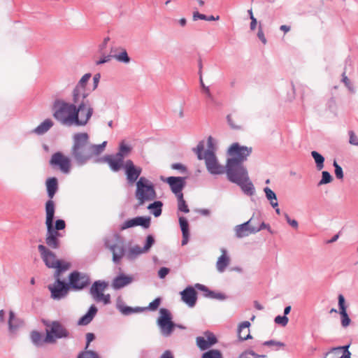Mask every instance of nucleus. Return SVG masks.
<instances>
[{
    "label": "nucleus",
    "mask_w": 358,
    "mask_h": 358,
    "mask_svg": "<svg viewBox=\"0 0 358 358\" xmlns=\"http://www.w3.org/2000/svg\"><path fill=\"white\" fill-rule=\"evenodd\" d=\"M73 145L71 155L78 166H84L90 161L94 163L96 158L105 150L107 141L101 144H93L90 141V136L86 132H79L73 134Z\"/></svg>",
    "instance_id": "1"
},
{
    "label": "nucleus",
    "mask_w": 358,
    "mask_h": 358,
    "mask_svg": "<svg viewBox=\"0 0 358 358\" xmlns=\"http://www.w3.org/2000/svg\"><path fill=\"white\" fill-rule=\"evenodd\" d=\"M52 116L61 124L65 126H78V118L77 117L76 103L73 101L71 103L63 99H56L53 102Z\"/></svg>",
    "instance_id": "2"
},
{
    "label": "nucleus",
    "mask_w": 358,
    "mask_h": 358,
    "mask_svg": "<svg viewBox=\"0 0 358 358\" xmlns=\"http://www.w3.org/2000/svg\"><path fill=\"white\" fill-rule=\"evenodd\" d=\"M55 206L53 201L48 200L45 203V224L47 233L45 236L46 245L52 249L59 248V236L60 234L54 229L53 222L55 217Z\"/></svg>",
    "instance_id": "3"
},
{
    "label": "nucleus",
    "mask_w": 358,
    "mask_h": 358,
    "mask_svg": "<svg viewBox=\"0 0 358 358\" xmlns=\"http://www.w3.org/2000/svg\"><path fill=\"white\" fill-rule=\"evenodd\" d=\"M136 187L135 197L138 206L152 201L157 198L154 183L145 177H141L136 182Z\"/></svg>",
    "instance_id": "4"
},
{
    "label": "nucleus",
    "mask_w": 358,
    "mask_h": 358,
    "mask_svg": "<svg viewBox=\"0 0 358 358\" xmlns=\"http://www.w3.org/2000/svg\"><path fill=\"white\" fill-rule=\"evenodd\" d=\"M72 101L76 103L78 126H85L94 113L92 103L88 96L72 97Z\"/></svg>",
    "instance_id": "5"
},
{
    "label": "nucleus",
    "mask_w": 358,
    "mask_h": 358,
    "mask_svg": "<svg viewBox=\"0 0 358 358\" xmlns=\"http://www.w3.org/2000/svg\"><path fill=\"white\" fill-rule=\"evenodd\" d=\"M204 146L203 142H200L197 146L194 148V152L196 154L199 159H204L208 171L212 175H220L224 173V167L220 165L217 159L215 154L210 152L203 153Z\"/></svg>",
    "instance_id": "6"
},
{
    "label": "nucleus",
    "mask_w": 358,
    "mask_h": 358,
    "mask_svg": "<svg viewBox=\"0 0 358 358\" xmlns=\"http://www.w3.org/2000/svg\"><path fill=\"white\" fill-rule=\"evenodd\" d=\"M46 326L45 341L47 343H55L57 339L70 337L69 330L59 321L44 322Z\"/></svg>",
    "instance_id": "7"
},
{
    "label": "nucleus",
    "mask_w": 358,
    "mask_h": 358,
    "mask_svg": "<svg viewBox=\"0 0 358 358\" xmlns=\"http://www.w3.org/2000/svg\"><path fill=\"white\" fill-rule=\"evenodd\" d=\"M228 180L233 183H239L242 179H248V173L243 163L234 159H228L225 166Z\"/></svg>",
    "instance_id": "8"
},
{
    "label": "nucleus",
    "mask_w": 358,
    "mask_h": 358,
    "mask_svg": "<svg viewBox=\"0 0 358 358\" xmlns=\"http://www.w3.org/2000/svg\"><path fill=\"white\" fill-rule=\"evenodd\" d=\"M104 244L112 252L113 262L115 264H119L123 257H126L127 250L124 242L118 235L114 234L110 237L106 238Z\"/></svg>",
    "instance_id": "9"
},
{
    "label": "nucleus",
    "mask_w": 358,
    "mask_h": 358,
    "mask_svg": "<svg viewBox=\"0 0 358 358\" xmlns=\"http://www.w3.org/2000/svg\"><path fill=\"white\" fill-rule=\"evenodd\" d=\"M171 320L172 316L171 312L166 308H160L157 324L160 329L162 335L164 337L170 336L176 327V324L172 322Z\"/></svg>",
    "instance_id": "10"
},
{
    "label": "nucleus",
    "mask_w": 358,
    "mask_h": 358,
    "mask_svg": "<svg viewBox=\"0 0 358 358\" xmlns=\"http://www.w3.org/2000/svg\"><path fill=\"white\" fill-rule=\"evenodd\" d=\"M108 286V283L104 280H96L91 286L90 294L96 302H103L105 305L110 303V295L103 292Z\"/></svg>",
    "instance_id": "11"
},
{
    "label": "nucleus",
    "mask_w": 358,
    "mask_h": 358,
    "mask_svg": "<svg viewBox=\"0 0 358 358\" xmlns=\"http://www.w3.org/2000/svg\"><path fill=\"white\" fill-rule=\"evenodd\" d=\"M68 283L71 289L80 291L90 284V278L87 273L75 271L69 274Z\"/></svg>",
    "instance_id": "12"
},
{
    "label": "nucleus",
    "mask_w": 358,
    "mask_h": 358,
    "mask_svg": "<svg viewBox=\"0 0 358 358\" xmlns=\"http://www.w3.org/2000/svg\"><path fill=\"white\" fill-rule=\"evenodd\" d=\"M50 165L53 168L59 169L64 174H69L71 168L70 158L61 152H57L52 155Z\"/></svg>",
    "instance_id": "13"
},
{
    "label": "nucleus",
    "mask_w": 358,
    "mask_h": 358,
    "mask_svg": "<svg viewBox=\"0 0 358 358\" xmlns=\"http://www.w3.org/2000/svg\"><path fill=\"white\" fill-rule=\"evenodd\" d=\"M125 157L126 156L118 151L115 155H108L101 158H96L94 163H107L113 171L117 172L123 167Z\"/></svg>",
    "instance_id": "14"
},
{
    "label": "nucleus",
    "mask_w": 358,
    "mask_h": 358,
    "mask_svg": "<svg viewBox=\"0 0 358 358\" xmlns=\"http://www.w3.org/2000/svg\"><path fill=\"white\" fill-rule=\"evenodd\" d=\"M252 152L251 147L241 145L238 143H233L228 149V154L230 155L229 159H234L239 163H243L247 160L248 157Z\"/></svg>",
    "instance_id": "15"
},
{
    "label": "nucleus",
    "mask_w": 358,
    "mask_h": 358,
    "mask_svg": "<svg viewBox=\"0 0 358 358\" xmlns=\"http://www.w3.org/2000/svg\"><path fill=\"white\" fill-rule=\"evenodd\" d=\"M122 169L124 171L127 183L130 185H133L134 183L136 184V182L141 178L142 168L136 166L132 160L127 159L125 161Z\"/></svg>",
    "instance_id": "16"
},
{
    "label": "nucleus",
    "mask_w": 358,
    "mask_h": 358,
    "mask_svg": "<svg viewBox=\"0 0 358 358\" xmlns=\"http://www.w3.org/2000/svg\"><path fill=\"white\" fill-rule=\"evenodd\" d=\"M48 289L51 293V297L55 300H61L65 298L69 289H71L69 283L62 280H58L52 285H48Z\"/></svg>",
    "instance_id": "17"
},
{
    "label": "nucleus",
    "mask_w": 358,
    "mask_h": 358,
    "mask_svg": "<svg viewBox=\"0 0 358 358\" xmlns=\"http://www.w3.org/2000/svg\"><path fill=\"white\" fill-rule=\"evenodd\" d=\"M38 250L47 267L55 268L62 262V261L57 259L55 254L44 245H38Z\"/></svg>",
    "instance_id": "18"
},
{
    "label": "nucleus",
    "mask_w": 358,
    "mask_h": 358,
    "mask_svg": "<svg viewBox=\"0 0 358 358\" xmlns=\"http://www.w3.org/2000/svg\"><path fill=\"white\" fill-rule=\"evenodd\" d=\"M162 180L169 184L172 192L175 194L176 196H179V194H183L182 190L186 185L185 178L170 176L166 179L162 178Z\"/></svg>",
    "instance_id": "19"
},
{
    "label": "nucleus",
    "mask_w": 358,
    "mask_h": 358,
    "mask_svg": "<svg viewBox=\"0 0 358 358\" xmlns=\"http://www.w3.org/2000/svg\"><path fill=\"white\" fill-rule=\"evenodd\" d=\"M91 73H85L78 81L76 87L73 88L71 96L72 97L89 96V93L86 91L87 84L90 79Z\"/></svg>",
    "instance_id": "20"
},
{
    "label": "nucleus",
    "mask_w": 358,
    "mask_h": 358,
    "mask_svg": "<svg viewBox=\"0 0 358 358\" xmlns=\"http://www.w3.org/2000/svg\"><path fill=\"white\" fill-rule=\"evenodd\" d=\"M150 220L151 219L150 217H136L126 220L121 226L120 229L124 230L136 226H141L144 229H148L150 225Z\"/></svg>",
    "instance_id": "21"
},
{
    "label": "nucleus",
    "mask_w": 358,
    "mask_h": 358,
    "mask_svg": "<svg viewBox=\"0 0 358 358\" xmlns=\"http://www.w3.org/2000/svg\"><path fill=\"white\" fill-rule=\"evenodd\" d=\"M196 342L201 350H205L215 345L217 339L212 332L207 331L204 332V336L196 337Z\"/></svg>",
    "instance_id": "22"
},
{
    "label": "nucleus",
    "mask_w": 358,
    "mask_h": 358,
    "mask_svg": "<svg viewBox=\"0 0 358 358\" xmlns=\"http://www.w3.org/2000/svg\"><path fill=\"white\" fill-rule=\"evenodd\" d=\"M338 299L341 326L345 328L350 325L351 320L347 313V307L345 306V301L343 295L341 294H339Z\"/></svg>",
    "instance_id": "23"
},
{
    "label": "nucleus",
    "mask_w": 358,
    "mask_h": 358,
    "mask_svg": "<svg viewBox=\"0 0 358 358\" xmlns=\"http://www.w3.org/2000/svg\"><path fill=\"white\" fill-rule=\"evenodd\" d=\"M133 281V276L125 275L124 273H122L114 278L111 285L114 289L117 290L131 284Z\"/></svg>",
    "instance_id": "24"
},
{
    "label": "nucleus",
    "mask_w": 358,
    "mask_h": 358,
    "mask_svg": "<svg viewBox=\"0 0 358 358\" xmlns=\"http://www.w3.org/2000/svg\"><path fill=\"white\" fill-rule=\"evenodd\" d=\"M182 300L189 307H194L196 302V292L195 289L189 286L180 292Z\"/></svg>",
    "instance_id": "25"
},
{
    "label": "nucleus",
    "mask_w": 358,
    "mask_h": 358,
    "mask_svg": "<svg viewBox=\"0 0 358 358\" xmlns=\"http://www.w3.org/2000/svg\"><path fill=\"white\" fill-rule=\"evenodd\" d=\"M110 53H113V58L118 62L127 64L131 62V59L124 48L112 47L110 48Z\"/></svg>",
    "instance_id": "26"
},
{
    "label": "nucleus",
    "mask_w": 358,
    "mask_h": 358,
    "mask_svg": "<svg viewBox=\"0 0 358 358\" xmlns=\"http://www.w3.org/2000/svg\"><path fill=\"white\" fill-rule=\"evenodd\" d=\"M195 287L197 289L203 292V295L205 297L220 301H223L227 299V296L224 294L211 291L206 286L202 284L196 283L195 285Z\"/></svg>",
    "instance_id": "27"
},
{
    "label": "nucleus",
    "mask_w": 358,
    "mask_h": 358,
    "mask_svg": "<svg viewBox=\"0 0 358 358\" xmlns=\"http://www.w3.org/2000/svg\"><path fill=\"white\" fill-rule=\"evenodd\" d=\"M116 308L124 315H129L135 313H140L143 310V308L141 307L132 308L126 306L120 298H118L117 300Z\"/></svg>",
    "instance_id": "28"
},
{
    "label": "nucleus",
    "mask_w": 358,
    "mask_h": 358,
    "mask_svg": "<svg viewBox=\"0 0 358 358\" xmlns=\"http://www.w3.org/2000/svg\"><path fill=\"white\" fill-rule=\"evenodd\" d=\"M220 250L222 255L217 261L216 268L219 273H223L230 263V258L227 255L226 249L221 248Z\"/></svg>",
    "instance_id": "29"
},
{
    "label": "nucleus",
    "mask_w": 358,
    "mask_h": 358,
    "mask_svg": "<svg viewBox=\"0 0 358 358\" xmlns=\"http://www.w3.org/2000/svg\"><path fill=\"white\" fill-rule=\"evenodd\" d=\"M97 311H98V309L95 306V305H92L90 307L87 313L85 315H84L83 316H82L79 319L78 324L79 325H83V326L87 325L92 321V320L94 317V316L96 315Z\"/></svg>",
    "instance_id": "30"
},
{
    "label": "nucleus",
    "mask_w": 358,
    "mask_h": 358,
    "mask_svg": "<svg viewBox=\"0 0 358 358\" xmlns=\"http://www.w3.org/2000/svg\"><path fill=\"white\" fill-rule=\"evenodd\" d=\"M250 326V322L248 321H244L238 325V336L240 340L245 341L252 338L251 335L250 334V330L248 329Z\"/></svg>",
    "instance_id": "31"
},
{
    "label": "nucleus",
    "mask_w": 358,
    "mask_h": 358,
    "mask_svg": "<svg viewBox=\"0 0 358 358\" xmlns=\"http://www.w3.org/2000/svg\"><path fill=\"white\" fill-rule=\"evenodd\" d=\"M45 184L48 196L50 198L49 200L52 201V199L58 189L57 179L55 177L49 178L48 179H47Z\"/></svg>",
    "instance_id": "32"
},
{
    "label": "nucleus",
    "mask_w": 358,
    "mask_h": 358,
    "mask_svg": "<svg viewBox=\"0 0 358 358\" xmlns=\"http://www.w3.org/2000/svg\"><path fill=\"white\" fill-rule=\"evenodd\" d=\"M241 188L242 191L248 196H252L255 192V187L250 180L249 176L248 179H242L241 182L236 183Z\"/></svg>",
    "instance_id": "33"
},
{
    "label": "nucleus",
    "mask_w": 358,
    "mask_h": 358,
    "mask_svg": "<svg viewBox=\"0 0 358 358\" xmlns=\"http://www.w3.org/2000/svg\"><path fill=\"white\" fill-rule=\"evenodd\" d=\"M142 254H144V252L142 250L140 246H131L127 249L126 252V259L130 262H133Z\"/></svg>",
    "instance_id": "34"
},
{
    "label": "nucleus",
    "mask_w": 358,
    "mask_h": 358,
    "mask_svg": "<svg viewBox=\"0 0 358 358\" xmlns=\"http://www.w3.org/2000/svg\"><path fill=\"white\" fill-rule=\"evenodd\" d=\"M23 325V321L15 316V313L10 310L9 313L8 327L11 333H14L18 328Z\"/></svg>",
    "instance_id": "35"
},
{
    "label": "nucleus",
    "mask_w": 358,
    "mask_h": 358,
    "mask_svg": "<svg viewBox=\"0 0 358 358\" xmlns=\"http://www.w3.org/2000/svg\"><path fill=\"white\" fill-rule=\"evenodd\" d=\"M52 126L53 122L50 119H46L36 127L33 132L38 135H42L46 133Z\"/></svg>",
    "instance_id": "36"
},
{
    "label": "nucleus",
    "mask_w": 358,
    "mask_h": 358,
    "mask_svg": "<svg viewBox=\"0 0 358 358\" xmlns=\"http://www.w3.org/2000/svg\"><path fill=\"white\" fill-rule=\"evenodd\" d=\"M245 226L246 224H241L235 227L234 230L237 238H241L248 236L249 234H255V232L251 231L252 228H247Z\"/></svg>",
    "instance_id": "37"
},
{
    "label": "nucleus",
    "mask_w": 358,
    "mask_h": 358,
    "mask_svg": "<svg viewBox=\"0 0 358 358\" xmlns=\"http://www.w3.org/2000/svg\"><path fill=\"white\" fill-rule=\"evenodd\" d=\"M163 203L161 201H155L148 205L147 208L154 215L155 217H159L162 212Z\"/></svg>",
    "instance_id": "38"
},
{
    "label": "nucleus",
    "mask_w": 358,
    "mask_h": 358,
    "mask_svg": "<svg viewBox=\"0 0 358 358\" xmlns=\"http://www.w3.org/2000/svg\"><path fill=\"white\" fill-rule=\"evenodd\" d=\"M31 340L32 343L36 347H41L44 343H47L43 335L38 331H32L31 334Z\"/></svg>",
    "instance_id": "39"
},
{
    "label": "nucleus",
    "mask_w": 358,
    "mask_h": 358,
    "mask_svg": "<svg viewBox=\"0 0 358 358\" xmlns=\"http://www.w3.org/2000/svg\"><path fill=\"white\" fill-rule=\"evenodd\" d=\"M69 266L70 264L69 263L62 262L61 263H59V265H58V266L54 268L56 269L54 273V278L55 279V282H57L58 280H61V274L62 273V272L68 270L69 268Z\"/></svg>",
    "instance_id": "40"
},
{
    "label": "nucleus",
    "mask_w": 358,
    "mask_h": 358,
    "mask_svg": "<svg viewBox=\"0 0 358 358\" xmlns=\"http://www.w3.org/2000/svg\"><path fill=\"white\" fill-rule=\"evenodd\" d=\"M178 199V210L187 213L189 212V209L188 208V206L186 203V201L184 199L183 194H179V196H177Z\"/></svg>",
    "instance_id": "41"
},
{
    "label": "nucleus",
    "mask_w": 358,
    "mask_h": 358,
    "mask_svg": "<svg viewBox=\"0 0 358 358\" xmlns=\"http://www.w3.org/2000/svg\"><path fill=\"white\" fill-rule=\"evenodd\" d=\"M154 243H155L154 237L152 235H148L146 237V241H145V243L144 246L143 248H141V249L144 252V253H147L150 250V248L154 245Z\"/></svg>",
    "instance_id": "42"
},
{
    "label": "nucleus",
    "mask_w": 358,
    "mask_h": 358,
    "mask_svg": "<svg viewBox=\"0 0 358 358\" xmlns=\"http://www.w3.org/2000/svg\"><path fill=\"white\" fill-rule=\"evenodd\" d=\"M324 157L319 152L315 151V163L317 169L320 171L324 167Z\"/></svg>",
    "instance_id": "43"
},
{
    "label": "nucleus",
    "mask_w": 358,
    "mask_h": 358,
    "mask_svg": "<svg viewBox=\"0 0 358 358\" xmlns=\"http://www.w3.org/2000/svg\"><path fill=\"white\" fill-rule=\"evenodd\" d=\"M202 358H222V356L218 350H210L204 352Z\"/></svg>",
    "instance_id": "44"
},
{
    "label": "nucleus",
    "mask_w": 358,
    "mask_h": 358,
    "mask_svg": "<svg viewBox=\"0 0 358 358\" xmlns=\"http://www.w3.org/2000/svg\"><path fill=\"white\" fill-rule=\"evenodd\" d=\"M333 178L331 175L327 171H324L322 172V179L318 182V185H322L327 183H329L332 181Z\"/></svg>",
    "instance_id": "45"
},
{
    "label": "nucleus",
    "mask_w": 358,
    "mask_h": 358,
    "mask_svg": "<svg viewBox=\"0 0 358 358\" xmlns=\"http://www.w3.org/2000/svg\"><path fill=\"white\" fill-rule=\"evenodd\" d=\"M207 150L204 152V153L210 152L211 154H215L216 150V145L215 143V140L212 136H209L207 140Z\"/></svg>",
    "instance_id": "46"
},
{
    "label": "nucleus",
    "mask_w": 358,
    "mask_h": 358,
    "mask_svg": "<svg viewBox=\"0 0 358 358\" xmlns=\"http://www.w3.org/2000/svg\"><path fill=\"white\" fill-rule=\"evenodd\" d=\"M263 345L266 346H273L275 348V350H278L285 346L284 343L274 340L266 341L263 343Z\"/></svg>",
    "instance_id": "47"
},
{
    "label": "nucleus",
    "mask_w": 358,
    "mask_h": 358,
    "mask_svg": "<svg viewBox=\"0 0 358 358\" xmlns=\"http://www.w3.org/2000/svg\"><path fill=\"white\" fill-rule=\"evenodd\" d=\"M325 358H343V356L337 347H336L331 348L328 352L326 353Z\"/></svg>",
    "instance_id": "48"
},
{
    "label": "nucleus",
    "mask_w": 358,
    "mask_h": 358,
    "mask_svg": "<svg viewBox=\"0 0 358 358\" xmlns=\"http://www.w3.org/2000/svg\"><path fill=\"white\" fill-rule=\"evenodd\" d=\"M78 358H99L98 354L92 350H85L80 352Z\"/></svg>",
    "instance_id": "49"
},
{
    "label": "nucleus",
    "mask_w": 358,
    "mask_h": 358,
    "mask_svg": "<svg viewBox=\"0 0 358 358\" xmlns=\"http://www.w3.org/2000/svg\"><path fill=\"white\" fill-rule=\"evenodd\" d=\"M179 224L182 231V234L189 233V224L187 219L184 217H179Z\"/></svg>",
    "instance_id": "50"
},
{
    "label": "nucleus",
    "mask_w": 358,
    "mask_h": 358,
    "mask_svg": "<svg viewBox=\"0 0 358 358\" xmlns=\"http://www.w3.org/2000/svg\"><path fill=\"white\" fill-rule=\"evenodd\" d=\"M333 166L335 169L334 173L336 177L339 180H342L343 178V171L342 167L336 162V160L334 161Z\"/></svg>",
    "instance_id": "51"
},
{
    "label": "nucleus",
    "mask_w": 358,
    "mask_h": 358,
    "mask_svg": "<svg viewBox=\"0 0 358 358\" xmlns=\"http://www.w3.org/2000/svg\"><path fill=\"white\" fill-rule=\"evenodd\" d=\"M274 322L282 327H285L289 322V319L285 315H278L275 317Z\"/></svg>",
    "instance_id": "52"
},
{
    "label": "nucleus",
    "mask_w": 358,
    "mask_h": 358,
    "mask_svg": "<svg viewBox=\"0 0 358 358\" xmlns=\"http://www.w3.org/2000/svg\"><path fill=\"white\" fill-rule=\"evenodd\" d=\"M131 147L126 145L124 142H122L120 144V148L118 151L123 154L124 156L127 157L131 152Z\"/></svg>",
    "instance_id": "53"
},
{
    "label": "nucleus",
    "mask_w": 358,
    "mask_h": 358,
    "mask_svg": "<svg viewBox=\"0 0 358 358\" xmlns=\"http://www.w3.org/2000/svg\"><path fill=\"white\" fill-rule=\"evenodd\" d=\"M349 347L350 345L337 347V348L339 350V352L342 355L343 358L345 357H347L348 358L351 357V352L348 350Z\"/></svg>",
    "instance_id": "54"
},
{
    "label": "nucleus",
    "mask_w": 358,
    "mask_h": 358,
    "mask_svg": "<svg viewBox=\"0 0 358 358\" xmlns=\"http://www.w3.org/2000/svg\"><path fill=\"white\" fill-rule=\"evenodd\" d=\"M112 58H113V53H110L109 55H103L101 57V58L95 62L96 65H101L108 62Z\"/></svg>",
    "instance_id": "55"
},
{
    "label": "nucleus",
    "mask_w": 358,
    "mask_h": 358,
    "mask_svg": "<svg viewBox=\"0 0 358 358\" xmlns=\"http://www.w3.org/2000/svg\"><path fill=\"white\" fill-rule=\"evenodd\" d=\"M264 192L265 193L266 198L268 201H271V199L275 200L276 194L271 188L268 187H264Z\"/></svg>",
    "instance_id": "56"
},
{
    "label": "nucleus",
    "mask_w": 358,
    "mask_h": 358,
    "mask_svg": "<svg viewBox=\"0 0 358 358\" xmlns=\"http://www.w3.org/2000/svg\"><path fill=\"white\" fill-rule=\"evenodd\" d=\"M349 135V143L353 145L358 146V137L356 136L355 133L350 130L348 131Z\"/></svg>",
    "instance_id": "57"
},
{
    "label": "nucleus",
    "mask_w": 358,
    "mask_h": 358,
    "mask_svg": "<svg viewBox=\"0 0 358 358\" xmlns=\"http://www.w3.org/2000/svg\"><path fill=\"white\" fill-rule=\"evenodd\" d=\"M265 229H266L271 234L273 233V231L271 229L270 226L264 222H262L258 228H256V227L252 228L251 231L255 232V234H256V233L259 232V231Z\"/></svg>",
    "instance_id": "58"
},
{
    "label": "nucleus",
    "mask_w": 358,
    "mask_h": 358,
    "mask_svg": "<svg viewBox=\"0 0 358 358\" xmlns=\"http://www.w3.org/2000/svg\"><path fill=\"white\" fill-rule=\"evenodd\" d=\"M161 303V299L160 298H156L154 301H152L151 303H150L148 306V308L151 310H156L158 307L159 306Z\"/></svg>",
    "instance_id": "59"
},
{
    "label": "nucleus",
    "mask_w": 358,
    "mask_h": 358,
    "mask_svg": "<svg viewBox=\"0 0 358 358\" xmlns=\"http://www.w3.org/2000/svg\"><path fill=\"white\" fill-rule=\"evenodd\" d=\"M257 37L258 38L262 41V43L264 45H266L267 43V40L265 37V35L264 34L262 27L261 25L259 26L258 32H257Z\"/></svg>",
    "instance_id": "60"
},
{
    "label": "nucleus",
    "mask_w": 358,
    "mask_h": 358,
    "mask_svg": "<svg viewBox=\"0 0 358 358\" xmlns=\"http://www.w3.org/2000/svg\"><path fill=\"white\" fill-rule=\"evenodd\" d=\"M66 224L64 220H57L55 222V225L54 227V229L56 230V231H58L59 230H62L65 229Z\"/></svg>",
    "instance_id": "61"
},
{
    "label": "nucleus",
    "mask_w": 358,
    "mask_h": 358,
    "mask_svg": "<svg viewBox=\"0 0 358 358\" xmlns=\"http://www.w3.org/2000/svg\"><path fill=\"white\" fill-rule=\"evenodd\" d=\"M343 78L342 81L344 83L345 85L348 88L349 90L353 91L352 86L351 85V83L348 78V76L345 75V71H344L342 74Z\"/></svg>",
    "instance_id": "62"
},
{
    "label": "nucleus",
    "mask_w": 358,
    "mask_h": 358,
    "mask_svg": "<svg viewBox=\"0 0 358 358\" xmlns=\"http://www.w3.org/2000/svg\"><path fill=\"white\" fill-rule=\"evenodd\" d=\"M284 215H285V219H286V220H287V223H288V224H289L292 227H293V228H294V229H297V228H298L299 224H298V222H297L296 220H292V219L289 217L288 214H287V213H285V214H284Z\"/></svg>",
    "instance_id": "63"
},
{
    "label": "nucleus",
    "mask_w": 358,
    "mask_h": 358,
    "mask_svg": "<svg viewBox=\"0 0 358 358\" xmlns=\"http://www.w3.org/2000/svg\"><path fill=\"white\" fill-rule=\"evenodd\" d=\"M169 271V268L166 267H162L158 271V276L159 278L163 279L168 275Z\"/></svg>",
    "instance_id": "64"
}]
</instances>
